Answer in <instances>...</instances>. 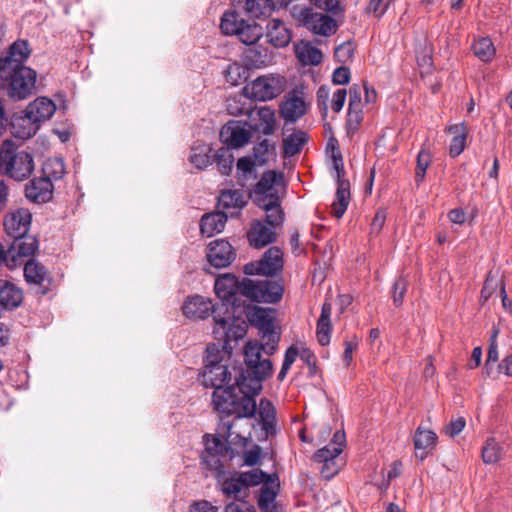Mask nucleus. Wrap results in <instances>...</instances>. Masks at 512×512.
Listing matches in <instances>:
<instances>
[{"mask_svg":"<svg viewBox=\"0 0 512 512\" xmlns=\"http://www.w3.org/2000/svg\"><path fill=\"white\" fill-rule=\"evenodd\" d=\"M235 257L232 245L224 239L214 240L208 246L207 260L216 268L228 267Z\"/></svg>","mask_w":512,"mask_h":512,"instance_id":"aec40b11","label":"nucleus"},{"mask_svg":"<svg viewBox=\"0 0 512 512\" xmlns=\"http://www.w3.org/2000/svg\"><path fill=\"white\" fill-rule=\"evenodd\" d=\"M447 131L453 135L449 146V153L452 157H457L466 147L468 130L463 123H460L450 126Z\"/></svg>","mask_w":512,"mask_h":512,"instance_id":"58836bf2","label":"nucleus"},{"mask_svg":"<svg viewBox=\"0 0 512 512\" xmlns=\"http://www.w3.org/2000/svg\"><path fill=\"white\" fill-rule=\"evenodd\" d=\"M306 113V105L301 97L287 96L280 105V115L286 122H295Z\"/></svg>","mask_w":512,"mask_h":512,"instance_id":"c85d7f7f","label":"nucleus"},{"mask_svg":"<svg viewBox=\"0 0 512 512\" xmlns=\"http://www.w3.org/2000/svg\"><path fill=\"white\" fill-rule=\"evenodd\" d=\"M250 137V132L235 122L228 123L220 131L221 140L230 150L244 146L249 142Z\"/></svg>","mask_w":512,"mask_h":512,"instance_id":"5701e85b","label":"nucleus"},{"mask_svg":"<svg viewBox=\"0 0 512 512\" xmlns=\"http://www.w3.org/2000/svg\"><path fill=\"white\" fill-rule=\"evenodd\" d=\"M331 158L337 180V190L335 193V200L331 205V214L339 219L345 214L350 203V183L344 178L345 170L343 159L337 148L332 149Z\"/></svg>","mask_w":512,"mask_h":512,"instance_id":"9d476101","label":"nucleus"},{"mask_svg":"<svg viewBox=\"0 0 512 512\" xmlns=\"http://www.w3.org/2000/svg\"><path fill=\"white\" fill-rule=\"evenodd\" d=\"M247 45L248 47L242 52L241 59L244 65L249 68H262L267 66L271 57L268 49L261 46Z\"/></svg>","mask_w":512,"mask_h":512,"instance_id":"7c9ffc66","label":"nucleus"},{"mask_svg":"<svg viewBox=\"0 0 512 512\" xmlns=\"http://www.w3.org/2000/svg\"><path fill=\"white\" fill-rule=\"evenodd\" d=\"M219 350L215 346L207 347V357L205 367L201 374V382L205 387L214 388L213 396L218 390L232 391L235 390L234 384H230L232 374L227 365L222 364L217 354ZM214 400V397L212 398Z\"/></svg>","mask_w":512,"mask_h":512,"instance_id":"20e7f679","label":"nucleus"},{"mask_svg":"<svg viewBox=\"0 0 512 512\" xmlns=\"http://www.w3.org/2000/svg\"><path fill=\"white\" fill-rule=\"evenodd\" d=\"M54 102L46 97H39L31 102L25 110L24 117L14 118L11 126L17 137L27 139L35 135L39 124L49 120L55 113Z\"/></svg>","mask_w":512,"mask_h":512,"instance_id":"f257e3e1","label":"nucleus"},{"mask_svg":"<svg viewBox=\"0 0 512 512\" xmlns=\"http://www.w3.org/2000/svg\"><path fill=\"white\" fill-rule=\"evenodd\" d=\"M355 51V46L352 42H344L335 49V57L339 62L345 63L349 61Z\"/></svg>","mask_w":512,"mask_h":512,"instance_id":"bf43d9fd","label":"nucleus"},{"mask_svg":"<svg viewBox=\"0 0 512 512\" xmlns=\"http://www.w3.org/2000/svg\"><path fill=\"white\" fill-rule=\"evenodd\" d=\"M43 178H47L51 183L53 180L61 179L65 174V165L60 158L47 159L42 167Z\"/></svg>","mask_w":512,"mask_h":512,"instance_id":"a18cd8bd","label":"nucleus"},{"mask_svg":"<svg viewBox=\"0 0 512 512\" xmlns=\"http://www.w3.org/2000/svg\"><path fill=\"white\" fill-rule=\"evenodd\" d=\"M224 74L227 83H230L233 86H238L247 80L249 77V70L246 66H242L238 63H232L228 65Z\"/></svg>","mask_w":512,"mask_h":512,"instance_id":"8fccbe9b","label":"nucleus"},{"mask_svg":"<svg viewBox=\"0 0 512 512\" xmlns=\"http://www.w3.org/2000/svg\"><path fill=\"white\" fill-rule=\"evenodd\" d=\"M259 416L263 423V429L267 432L274 426L275 408L272 403L266 399L260 401Z\"/></svg>","mask_w":512,"mask_h":512,"instance_id":"864d4df0","label":"nucleus"},{"mask_svg":"<svg viewBox=\"0 0 512 512\" xmlns=\"http://www.w3.org/2000/svg\"><path fill=\"white\" fill-rule=\"evenodd\" d=\"M218 482L220 484L222 493L226 497H234L235 499H239L240 496L246 495V489L239 472L229 474L223 473L218 477Z\"/></svg>","mask_w":512,"mask_h":512,"instance_id":"c756f323","label":"nucleus"},{"mask_svg":"<svg viewBox=\"0 0 512 512\" xmlns=\"http://www.w3.org/2000/svg\"><path fill=\"white\" fill-rule=\"evenodd\" d=\"M346 445V435L343 431H337L333 435L332 440L328 445L319 449L313 455V461L316 463H322L325 461H330L333 459H337L338 456L343 451V448Z\"/></svg>","mask_w":512,"mask_h":512,"instance_id":"cd10ccee","label":"nucleus"},{"mask_svg":"<svg viewBox=\"0 0 512 512\" xmlns=\"http://www.w3.org/2000/svg\"><path fill=\"white\" fill-rule=\"evenodd\" d=\"M214 333L225 344L231 341H237L246 334V324L244 321H237L230 315L229 308L225 304H220L214 310Z\"/></svg>","mask_w":512,"mask_h":512,"instance_id":"1a4fd4ad","label":"nucleus"},{"mask_svg":"<svg viewBox=\"0 0 512 512\" xmlns=\"http://www.w3.org/2000/svg\"><path fill=\"white\" fill-rule=\"evenodd\" d=\"M246 317L258 329L262 340H266L267 352L274 353L280 341V332L276 329V311L272 308L251 306L246 310Z\"/></svg>","mask_w":512,"mask_h":512,"instance_id":"7ed1b4c3","label":"nucleus"},{"mask_svg":"<svg viewBox=\"0 0 512 512\" xmlns=\"http://www.w3.org/2000/svg\"><path fill=\"white\" fill-rule=\"evenodd\" d=\"M39 248L38 239L33 236L26 234L18 238H14L12 244L7 250L6 267L13 270L21 266L24 259L31 257Z\"/></svg>","mask_w":512,"mask_h":512,"instance_id":"ddd939ff","label":"nucleus"},{"mask_svg":"<svg viewBox=\"0 0 512 512\" xmlns=\"http://www.w3.org/2000/svg\"><path fill=\"white\" fill-rule=\"evenodd\" d=\"M350 80V70L345 66H341L334 70L332 74V82L336 85H345Z\"/></svg>","mask_w":512,"mask_h":512,"instance_id":"338daca9","label":"nucleus"},{"mask_svg":"<svg viewBox=\"0 0 512 512\" xmlns=\"http://www.w3.org/2000/svg\"><path fill=\"white\" fill-rule=\"evenodd\" d=\"M276 239L275 228L264 221L255 220L248 232V240L251 246L262 248L274 242Z\"/></svg>","mask_w":512,"mask_h":512,"instance_id":"a878e982","label":"nucleus"},{"mask_svg":"<svg viewBox=\"0 0 512 512\" xmlns=\"http://www.w3.org/2000/svg\"><path fill=\"white\" fill-rule=\"evenodd\" d=\"M283 269V254L277 247L269 248L258 261L247 263L243 271L246 275L273 276Z\"/></svg>","mask_w":512,"mask_h":512,"instance_id":"4468645a","label":"nucleus"},{"mask_svg":"<svg viewBox=\"0 0 512 512\" xmlns=\"http://www.w3.org/2000/svg\"><path fill=\"white\" fill-rule=\"evenodd\" d=\"M220 304L213 305L211 300L203 296L194 295L186 299L182 306L184 315L191 319H206L210 315L214 317L215 308Z\"/></svg>","mask_w":512,"mask_h":512,"instance_id":"412c9836","label":"nucleus"},{"mask_svg":"<svg viewBox=\"0 0 512 512\" xmlns=\"http://www.w3.org/2000/svg\"><path fill=\"white\" fill-rule=\"evenodd\" d=\"M220 28L225 35L237 36L245 45L255 44L263 35L260 25L244 20L233 10L226 11L222 15Z\"/></svg>","mask_w":512,"mask_h":512,"instance_id":"0eeeda50","label":"nucleus"},{"mask_svg":"<svg viewBox=\"0 0 512 512\" xmlns=\"http://www.w3.org/2000/svg\"><path fill=\"white\" fill-rule=\"evenodd\" d=\"M322 467L320 469V473L322 477L326 480L333 478L341 468V464L338 459H333L330 461L322 462Z\"/></svg>","mask_w":512,"mask_h":512,"instance_id":"680f3d73","label":"nucleus"},{"mask_svg":"<svg viewBox=\"0 0 512 512\" xmlns=\"http://www.w3.org/2000/svg\"><path fill=\"white\" fill-rule=\"evenodd\" d=\"M285 84V78L281 76H260L245 87V93L253 100L268 101L279 96Z\"/></svg>","mask_w":512,"mask_h":512,"instance_id":"f8f14e48","label":"nucleus"},{"mask_svg":"<svg viewBox=\"0 0 512 512\" xmlns=\"http://www.w3.org/2000/svg\"><path fill=\"white\" fill-rule=\"evenodd\" d=\"M0 78L8 82V94L14 100L28 98L35 89L36 72L29 67L13 69L10 76Z\"/></svg>","mask_w":512,"mask_h":512,"instance_id":"9b49d317","label":"nucleus"},{"mask_svg":"<svg viewBox=\"0 0 512 512\" xmlns=\"http://www.w3.org/2000/svg\"><path fill=\"white\" fill-rule=\"evenodd\" d=\"M303 25L316 35L328 37L337 30L336 21L327 14L313 12L309 8L301 11Z\"/></svg>","mask_w":512,"mask_h":512,"instance_id":"a211bd4d","label":"nucleus"},{"mask_svg":"<svg viewBox=\"0 0 512 512\" xmlns=\"http://www.w3.org/2000/svg\"><path fill=\"white\" fill-rule=\"evenodd\" d=\"M332 331L331 322L317 321V340L322 346H326L330 342V334Z\"/></svg>","mask_w":512,"mask_h":512,"instance_id":"052dcab7","label":"nucleus"},{"mask_svg":"<svg viewBox=\"0 0 512 512\" xmlns=\"http://www.w3.org/2000/svg\"><path fill=\"white\" fill-rule=\"evenodd\" d=\"M362 121L363 105L361 100V87L354 84L349 89L347 125L350 129L356 130Z\"/></svg>","mask_w":512,"mask_h":512,"instance_id":"bb28decb","label":"nucleus"},{"mask_svg":"<svg viewBox=\"0 0 512 512\" xmlns=\"http://www.w3.org/2000/svg\"><path fill=\"white\" fill-rule=\"evenodd\" d=\"M268 149V141L263 140L253 149V153L238 159L236 163V178L240 186L247 187L253 185L257 179L256 168L266 163L264 154L268 152Z\"/></svg>","mask_w":512,"mask_h":512,"instance_id":"6e6552de","label":"nucleus"},{"mask_svg":"<svg viewBox=\"0 0 512 512\" xmlns=\"http://www.w3.org/2000/svg\"><path fill=\"white\" fill-rule=\"evenodd\" d=\"M308 141V134L304 131L297 130L283 139L284 156L292 157L302 150Z\"/></svg>","mask_w":512,"mask_h":512,"instance_id":"79ce46f5","label":"nucleus"},{"mask_svg":"<svg viewBox=\"0 0 512 512\" xmlns=\"http://www.w3.org/2000/svg\"><path fill=\"white\" fill-rule=\"evenodd\" d=\"M246 491L250 487L257 486L261 483H267L270 476L260 469H253L246 472H239Z\"/></svg>","mask_w":512,"mask_h":512,"instance_id":"603ef678","label":"nucleus"},{"mask_svg":"<svg viewBox=\"0 0 512 512\" xmlns=\"http://www.w3.org/2000/svg\"><path fill=\"white\" fill-rule=\"evenodd\" d=\"M297 356L298 349L296 347L291 346L286 350L281 370L279 371L277 376L279 381H283L285 379L290 367L295 362Z\"/></svg>","mask_w":512,"mask_h":512,"instance_id":"4d7b16f0","label":"nucleus"},{"mask_svg":"<svg viewBox=\"0 0 512 512\" xmlns=\"http://www.w3.org/2000/svg\"><path fill=\"white\" fill-rule=\"evenodd\" d=\"M431 162L430 153L422 150L417 156V166L415 169V180L419 184L424 180L425 173Z\"/></svg>","mask_w":512,"mask_h":512,"instance_id":"5fc2aeb1","label":"nucleus"},{"mask_svg":"<svg viewBox=\"0 0 512 512\" xmlns=\"http://www.w3.org/2000/svg\"><path fill=\"white\" fill-rule=\"evenodd\" d=\"M23 300L22 290L10 282L0 283V306L5 309L18 307Z\"/></svg>","mask_w":512,"mask_h":512,"instance_id":"e433bc0d","label":"nucleus"},{"mask_svg":"<svg viewBox=\"0 0 512 512\" xmlns=\"http://www.w3.org/2000/svg\"><path fill=\"white\" fill-rule=\"evenodd\" d=\"M266 347V340H262V343L257 341L248 342L244 347V358L247 370L252 373L261 374L262 377H269L273 371L272 362L269 359H261V353H268Z\"/></svg>","mask_w":512,"mask_h":512,"instance_id":"2eb2a0df","label":"nucleus"},{"mask_svg":"<svg viewBox=\"0 0 512 512\" xmlns=\"http://www.w3.org/2000/svg\"><path fill=\"white\" fill-rule=\"evenodd\" d=\"M214 406L219 413L234 415L236 418L253 417L257 409L254 396L243 394L239 397L234 390H218L214 395Z\"/></svg>","mask_w":512,"mask_h":512,"instance_id":"39448f33","label":"nucleus"},{"mask_svg":"<svg viewBox=\"0 0 512 512\" xmlns=\"http://www.w3.org/2000/svg\"><path fill=\"white\" fill-rule=\"evenodd\" d=\"M437 442V435L429 429L419 426L414 435V446L417 450L433 449Z\"/></svg>","mask_w":512,"mask_h":512,"instance_id":"c03bdc74","label":"nucleus"},{"mask_svg":"<svg viewBox=\"0 0 512 512\" xmlns=\"http://www.w3.org/2000/svg\"><path fill=\"white\" fill-rule=\"evenodd\" d=\"M387 213L386 210L381 208L378 209L373 217V220L370 225L371 233L379 234L382 230L385 221H386Z\"/></svg>","mask_w":512,"mask_h":512,"instance_id":"69168bd1","label":"nucleus"},{"mask_svg":"<svg viewBox=\"0 0 512 512\" xmlns=\"http://www.w3.org/2000/svg\"><path fill=\"white\" fill-rule=\"evenodd\" d=\"M31 54L28 41L17 40L8 50L6 57L0 60V77L10 76L11 71L17 68H24L25 62Z\"/></svg>","mask_w":512,"mask_h":512,"instance_id":"dca6fc26","label":"nucleus"},{"mask_svg":"<svg viewBox=\"0 0 512 512\" xmlns=\"http://www.w3.org/2000/svg\"><path fill=\"white\" fill-rule=\"evenodd\" d=\"M408 282L404 277H398L393 284V303L396 307L403 304L404 296L407 292Z\"/></svg>","mask_w":512,"mask_h":512,"instance_id":"6e6d98bb","label":"nucleus"},{"mask_svg":"<svg viewBox=\"0 0 512 512\" xmlns=\"http://www.w3.org/2000/svg\"><path fill=\"white\" fill-rule=\"evenodd\" d=\"M219 172L222 175H230L233 170L234 156L230 149L221 147L213 154Z\"/></svg>","mask_w":512,"mask_h":512,"instance_id":"09e8293b","label":"nucleus"},{"mask_svg":"<svg viewBox=\"0 0 512 512\" xmlns=\"http://www.w3.org/2000/svg\"><path fill=\"white\" fill-rule=\"evenodd\" d=\"M190 162L198 169H204L213 162L212 148L207 144L192 147Z\"/></svg>","mask_w":512,"mask_h":512,"instance_id":"37998d69","label":"nucleus"},{"mask_svg":"<svg viewBox=\"0 0 512 512\" xmlns=\"http://www.w3.org/2000/svg\"><path fill=\"white\" fill-rule=\"evenodd\" d=\"M282 179V173L276 171H266L262 174L260 180L255 187V201L258 203L259 199L270 196H278L275 185Z\"/></svg>","mask_w":512,"mask_h":512,"instance_id":"473e14b6","label":"nucleus"},{"mask_svg":"<svg viewBox=\"0 0 512 512\" xmlns=\"http://www.w3.org/2000/svg\"><path fill=\"white\" fill-rule=\"evenodd\" d=\"M226 447L223 441L218 437H211L206 440L205 453L202 456L203 461L212 469L218 470L222 467L219 455H222Z\"/></svg>","mask_w":512,"mask_h":512,"instance_id":"f704fd0d","label":"nucleus"},{"mask_svg":"<svg viewBox=\"0 0 512 512\" xmlns=\"http://www.w3.org/2000/svg\"><path fill=\"white\" fill-rule=\"evenodd\" d=\"M257 122L255 123L253 129L255 131L261 132L264 135L273 134L276 127V117L275 112L270 107H261L256 112Z\"/></svg>","mask_w":512,"mask_h":512,"instance_id":"ea45409f","label":"nucleus"},{"mask_svg":"<svg viewBox=\"0 0 512 512\" xmlns=\"http://www.w3.org/2000/svg\"><path fill=\"white\" fill-rule=\"evenodd\" d=\"M261 460V448L254 445L252 449L245 451L243 454V465L253 467Z\"/></svg>","mask_w":512,"mask_h":512,"instance_id":"0e129e2a","label":"nucleus"},{"mask_svg":"<svg viewBox=\"0 0 512 512\" xmlns=\"http://www.w3.org/2000/svg\"><path fill=\"white\" fill-rule=\"evenodd\" d=\"M271 0H245V10L253 17H260Z\"/></svg>","mask_w":512,"mask_h":512,"instance_id":"13d9d810","label":"nucleus"},{"mask_svg":"<svg viewBox=\"0 0 512 512\" xmlns=\"http://www.w3.org/2000/svg\"><path fill=\"white\" fill-rule=\"evenodd\" d=\"M225 512H255L254 507L245 501L231 502L226 508Z\"/></svg>","mask_w":512,"mask_h":512,"instance_id":"774afa93","label":"nucleus"},{"mask_svg":"<svg viewBox=\"0 0 512 512\" xmlns=\"http://www.w3.org/2000/svg\"><path fill=\"white\" fill-rule=\"evenodd\" d=\"M25 196L33 203H46L52 199L53 184L47 178H34L25 186Z\"/></svg>","mask_w":512,"mask_h":512,"instance_id":"b1692460","label":"nucleus"},{"mask_svg":"<svg viewBox=\"0 0 512 512\" xmlns=\"http://www.w3.org/2000/svg\"><path fill=\"white\" fill-rule=\"evenodd\" d=\"M258 206L266 211V224L276 228L281 225L284 219V213L280 206L278 196H270L258 200Z\"/></svg>","mask_w":512,"mask_h":512,"instance_id":"2f4dec72","label":"nucleus"},{"mask_svg":"<svg viewBox=\"0 0 512 512\" xmlns=\"http://www.w3.org/2000/svg\"><path fill=\"white\" fill-rule=\"evenodd\" d=\"M267 39L275 47H285L291 41V33L284 22L279 19H272L267 24Z\"/></svg>","mask_w":512,"mask_h":512,"instance_id":"72a5a7b5","label":"nucleus"},{"mask_svg":"<svg viewBox=\"0 0 512 512\" xmlns=\"http://www.w3.org/2000/svg\"><path fill=\"white\" fill-rule=\"evenodd\" d=\"M502 447L495 438H488L482 448V459L486 464H494L501 459Z\"/></svg>","mask_w":512,"mask_h":512,"instance_id":"3c124183","label":"nucleus"},{"mask_svg":"<svg viewBox=\"0 0 512 512\" xmlns=\"http://www.w3.org/2000/svg\"><path fill=\"white\" fill-rule=\"evenodd\" d=\"M347 91L345 88L336 89L331 96L330 89L322 85L318 88L316 93L317 106L323 117L328 115L329 108L333 112L339 113L346 101Z\"/></svg>","mask_w":512,"mask_h":512,"instance_id":"6ab92c4d","label":"nucleus"},{"mask_svg":"<svg viewBox=\"0 0 512 512\" xmlns=\"http://www.w3.org/2000/svg\"><path fill=\"white\" fill-rule=\"evenodd\" d=\"M465 426H466L465 418L458 417L454 420H451L445 426L444 432L446 435L453 438V437L457 436L459 433H461L463 431V429L465 428Z\"/></svg>","mask_w":512,"mask_h":512,"instance_id":"e2e57ef3","label":"nucleus"},{"mask_svg":"<svg viewBox=\"0 0 512 512\" xmlns=\"http://www.w3.org/2000/svg\"><path fill=\"white\" fill-rule=\"evenodd\" d=\"M32 222V213L27 208H18L8 212L3 219V228L11 238L28 234Z\"/></svg>","mask_w":512,"mask_h":512,"instance_id":"f3484780","label":"nucleus"},{"mask_svg":"<svg viewBox=\"0 0 512 512\" xmlns=\"http://www.w3.org/2000/svg\"><path fill=\"white\" fill-rule=\"evenodd\" d=\"M227 221V215L224 212L208 213L202 216L200 221L201 233L211 237L216 233L223 231Z\"/></svg>","mask_w":512,"mask_h":512,"instance_id":"c9c22d12","label":"nucleus"},{"mask_svg":"<svg viewBox=\"0 0 512 512\" xmlns=\"http://www.w3.org/2000/svg\"><path fill=\"white\" fill-rule=\"evenodd\" d=\"M240 281L231 274H225L218 277L215 281L214 290L218 298L222 300L221 304L236 305L239 295Z\"/></svg>","mask_w":512,"mask_h":512,"instance_id":"4be33fe9","label":"nucleus"},{"mask_svg":"<svg viewBox=\"0 0 512 512\" xmlns=\"http://www.w3.org/2000/svg\"><path fill=\"white\" fill-rule=\"evenodd\" d=\"M295 52L298 60L304 65H318L323 58L322 52L318 48L305 41H300L295 45Z\"/></svg>","mask_w":512,"mask_h":512,"instance_id":"4c0bfd02","label":"nucleus"},{"mask_svg":"<svg viewBox=\"0 0 512 512\" xmlns=\"http://www.w3.org/2000/svg\"><path fill=\"white\" fill-rule=\"evenodd\" d=\"M233 370L238 375L235 376V383L239 391L245 395L255 396L262 390V381L267 377H262L261 374L252 373L250 370H242L233 367Z\"/></svg>","mask_w":512,"mask_h":512,"instance_id":"393cba45","label":"nucleus"},{"mask_svg":"<svg viewBox=\"0 0 512 512\" xmlns=\"http://www.w3.org/2000/svg\"><path fill=\"white\" fill-rule=\"evenodd\" d=\"M472 50L475 56L483 62H490L496 52L493 42L488 37H483L474 41Z\"/></svg>","mask_w":512,"mask_h":512,"instance_id":"49530a36","label":"nucleus"},{"mask_svg":"<svg viewBox=\"0 0 512 512\" xmlns=\"http://www.w3.org/2000/svg\"><path fill=\"white\" fill-rule=\"evenodd\" d=\"M34 171V160L31 154L18 151L10 141L0 146V172L15 180L24 181Z\"/></svg>","mask_w":512,"mask_h":512,"instance_id":"f03ea898","label":"nucleus"},{"mask_svg":"<svg viewBox=\"0 0 512 512\" xmlns=\"http://www.w3.org/2000/svg\"><path fill=\"white\" fill-rule=\"evenodd\" d=\"M219 206L223 209L241 210L245 205V200L241 192L237 190L223 191L219 196Z\"/></svg>","mask_w":512,"mask_h":512,"instance_id":"de8ad7c7","label":"nucleus"},{"mask_svg":"<svg viewBox=\"0 0 512 512\" xmlns=\"http://www.w3.org/2000/svg\"><path fill=\"white\" fill-rule=\"evenodd\" d=\"M24 277L25 280L30 284L42 285L46 280L49 279V274L41 263L31 259L25 263Z\"/></svg>","mask_w":512,"mask_h":512,"instance_id":"a19ab883","label":"nucleus"},{"mask_svg":"<svg viewBox=\"0 0 512 512\" xmlns=\"http://www.w3.org/2000/svg\"><path fill=\"white\" fill-rule=\"evenodd\" d=\"M284 293V287L275 280H252L243 278L240 281L239 295L253 302L277 303Z\"/></svg>","mask_w":512,"mask_h":512,"instance_id":"423d86ee","label":"nucleus"}]
</instances>
